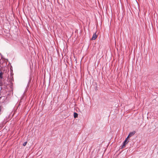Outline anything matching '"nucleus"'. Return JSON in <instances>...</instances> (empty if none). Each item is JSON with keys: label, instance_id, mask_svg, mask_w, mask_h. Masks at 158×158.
Segmentation results:
<instances>
[{"label": "nucleus", "instance_id": "f257e3e1", "mask_svg": "<svg viewBox=\"0 0 158 158\" xmlns=\"http://www.w3.org/2000/svg\"><path fill=\"white\" fill-rule=\"evenodd\" d=\"M128 138H127L123 143V145L121 147L122 148H123L125 147L126 145L128 143L129 141H128Z\"/></svg>", "mask_w": 158, "mask_h": 158}, {"label": "nucleus", "instance_id": "f03ea898", "mask_svg": "<svg viewBox=\"0 0 158 158\" xmlns=\"http://www.w3.org/2000/svg\"><path fill=\"white\" fill-rule=\"evenodd\" d=\"M135 133V131L130 132L127 138H129L130 137L132 136Z\"/></svg>", "mask_w": 158, "mask_h": 158}, {"label": "nucleus", "instance_id": "7ed1b4c3", "mask_svg": "<svg viewBox=\"0 0 158 158\" xmlns=\"http://www.w3.org/2000/svg\"><path fill=\"white\" fill-rule=\"evenodd\" d=\"M97 36H98L96 34V33L94 34L93 35V36L91 40H95V39H96L97 38Z\"/></svg>", "mask_w": 158, "mask_h": 158}, {"label": "nucleus", "instance_id": "20e7f679", "mask_svg": "<svg viewBox=\"0 0 158 158\" xmlns=\"http://www.w3.org/2000/svg\"><path fill=\"white\" fill-rule=\"evenodd\" d=\"M78 114L77 113L74 112V117L75 118H77L78 117Z\"/></svg>", "mask_w": 158, "mask_h": 158}, {"label": "nucleus", "instance_id": "39448f33", "mask_svg": "<svg viewBox=\"0 0 158 158\" xmlns=\"http://www.w3.org/2000/svg\"><path fill=\"white\" fill-rule=\"evenodd\" d=\"M3 74V73L1 72L0 73V78L2 79V75Z\"/></svg>", "mask_w": 158, "mask_h": 158}, {"label": "nucleus", "instance_id": "423d86ee", "mask_svg": "<svg viewBox=\"0 0 158 158\" xmlns=\"http://www.w3.org/2000/svg\"><path fill=\"white\" fill-rule=\"evenodd\" d=\"M27 142H26L23 143V146H25L27 144Z\"/></svg>", "mask_w": 158, "mask_h": 158}, {"label": "nucleus", "instance_id": "0eeeda50", "mask_svg": "<svg viewBox=\"0 0 158 158\" xmlns=\"http://www.w3.org/2000/svg\"><path fill=\"white\" fill-rule=\"evenodd\" d=\"M1 111V106H0V112Z\"/></svg>", "mask_w": 158, "mask_h": 158}]
</instances>
